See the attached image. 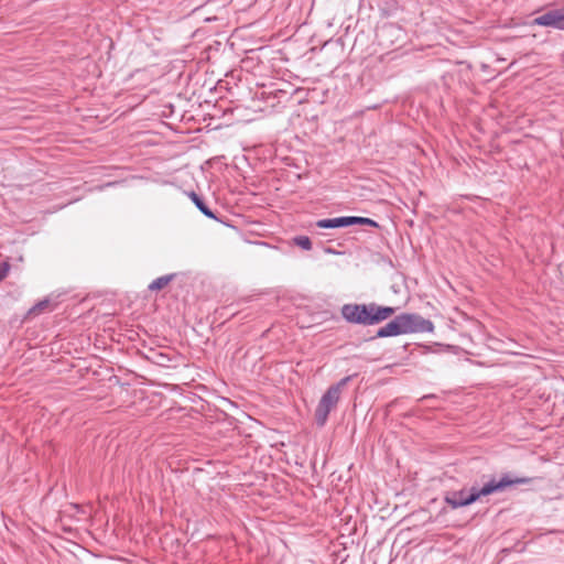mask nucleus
Wrapping results in <instances>:
<instances>
[{"instance_id": "obj_1", "label": "nucleus", "mask_w": 564, "mask_h": 564, "mask_svg": "<svg viewBox=\"0 0 564 564\" xmlns=\"http://www.w3.org/2000/svg\"><path fill=\"white\" fill-rule=\"evenodd\" d=\"M525 479L522 478H510L509 476L502 477L500 480H491L486 484L482 488L477 489L471 487L470 489H462L459 491H453L446 495L445 501L453 508L464 507L473 503L481 496H488L496 491H501L508 486L514 484H523Z\"/></svg>"}, {"instance_id": "obj_2", "label": "nucleus", "mask_w": 564, "mask_h": 564, "mask_svg": "<svg viewBox=\"0 0 564 564\" xmlns=\"http://www.w3.org/2000/svg\"><path fill=\"white\" fill-rule=\"evenodd\" d=\"M395 313L394 307L371 304H346L341 308L343 317L349 322L361 325L378 324Z\"/></svg>"}, {"instance_id": "obj_3", "label": "nucleus", "mask_w": 564, "mask_h": 564, "mask_svg": "<svg viewBox=\"0 0 564 564\" xmlns=\"http://www.w3.org/2000/svg\"><path fill=\"white\" fill-rule=\"evenodd\" d=\"M433 324L414 314H401L398 315L393 321L389 322L386 326L381 327L377 336L389 337L398 336L401 334L414 333L419 330H432Z\"/></svg>"}, {"instance_id": "obj_4", "label": "nucleus", "mask_w": 564, "mask_h": 564, "mask_svg": "<svg viewBox=\"0 0 564 564\" xmlns=\"http://www.w3.org/2000/svg\"><path fill=\"white\" fill-rule=\"evenodd\" d=\"M350 380L351 376L343 378L338 383L330 386L322 397L315 412L316 420L321 425L326 422L329 412L338 403L343 389Z\"/></svg>"}, {"instance_id": "obj_5", "label": "nucleus", "mask_w": 564, "mask_h": 564, "mask_svg": "<svg viewBox=\"0 0 564 564\" xmlns=\"http://www.w3.org/2000/svg\"><path fill=\"white\" fill-rule=\"evenodd\" d=\"M351 225H367L372 227H378V224L366 217H338L333 219H321L316 223L318 228H339L347 227Z\"/></svg>"}, {"instance_id": "obj_6", "label": "nucleus", "mask_w": 564, "mask_h": 564, "mask_svg": "<svg viewBox=\"0 0 564 564\" xmlns=\"http://www.w3.org/2000/svg\"><path fill=\"white\" fill-rule=\"evenodd\" d=\"M534 24L564 29V8L546 11L534 19Z\"/></svg>"}, {"instance_id": "obj_7", "label": "nucleus", "mask_w": 564, "mask_h": 564, "mask_svg": "<svg viewBox=\"0 0 564 564\" xmlns=\"http://www.w3.org/2000/svg\"><path fill=\"white\" fill-rule=\"evenodd\" d=\"M172 280V275H164V276H160L156 280H154L150 285H149V289L151 291H158V290H161L163 288H165L170 281Z\"/></svg>"}, {"instance_id": "obj_8", "label": "nucleus", "mask_w": 564, "mask_h": 564, "mask_svg": "<svg viewBox=\"0 0 564 564\" xmlns=\"http://www.w3.org/2000/svg\"><path fill=\"white\" fill-rule=\"evenodd\" d=\"M192 198L204 215H206L209 218L215 217L213 212L202 202V199L195 193L192 194Z\"/></svg>"}, {"instance_id": "obj_9", "label": "nucleus", "mask_w": 564, "mask_h": 564, "mask_svg": "<svg viewBox=\"0 0 564 564\" xmlns=\"http://www.w3.org/2000/svg\"><path fill=\"white\" fill-rule=\"evenodd\" d=\"M50 305V301L48 300H44V301H41L40 303H37L35 306H33L29 314H40L42 313L45 308H47Z\"/></svg>"}, {"instance_id": "obj_10", "label": "nucleus", "mask_w": 564, "mask_h": 564, "mask_svg": "<svg viewBox=\"0 0 564 564\" xmlns=\"http://www.w3.org/2000/svg\"><path fill=\"white\" fill-rule=\"evenodd\" d=\"M295 242L297 246H300L301 248L305 249V250H310L312 248V242L310 240L308 237H297L295 239Z\"/></svg>"}, {"instance_id": "obj_11", "label": "nucleus", "mask_w": 564, "mask_h": 564, "mask_svg": "<svg viewBox=\"0 0 564 564\" xmlns=\"http://www.w3.org/2000/svg\"><path fill=\"white\" fill-rule=\"evenodd\" d=\"M9 270H10V264L8 262H3L0 265V281L3 280L8 275Z\"/></svg>"}]
</instances>
